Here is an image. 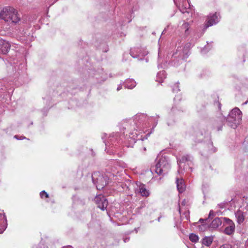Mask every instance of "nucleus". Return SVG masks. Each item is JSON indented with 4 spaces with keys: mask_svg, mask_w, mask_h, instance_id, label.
Returning <instances> with one entry per match:
<instances>
[{
    "mask_svg": "<svg viewBox=\"0 0 248 248\" xmlns=\"http://www.w3.org/2000/svg\"><path fill=\"white\" fill-rule=\"evenodd\" d=\"M153 119V117H148L146 114L143 113L136 114L134 117V121L137 129L134 128V132L129 133V135H126L124 138V142L125 143V146L132 147L136 140H143L147 139L151 132L145 134V132L141 129V128L144 125L146 126L147 124H150Z\"/></svg>",
    "mask_w": 248,
    "mask_h": 248,
    "instance_id": "obj_1",
    "label": "nucleus"
},
{
    "mask_svg": "<svg viewBox=\"0 0 248 248\" xmlns=\"http://www.w3.org/2000/svg\"><path fill=\"white\" fill-rule=\"evenodd\" d=\"M156 164L155 167L152 169L158 175H164L167 173L170 168L168 158L166 156L158 155L156 159Z\"/></svg>",
    "mask_w": 248,
    "mask_h": 248,
    "instance_id": "obj_2",
    "label": "nucleus"
},
{
    "mask_svg": "<svg viewBox=\"0 0 248 248\" xmlns=\"http://www.w3.org/2000/svg\"><path fill=\"white\" fill-rule=\"evenodd\" d=\"M0 17L6 22L17 23L19 20L17 11L13 7L4 8L0 13Z\"/></svg>",
    "mask_w": 248,
    "mask_h": 248,
    "instance_id": "obj_3",
    "label": "nucleus"
},
{
    "mask_svg": "<svg viewBox=\"0 0 248 248\" xmlns=\"http://www.w3.org/2000/svg\"><path fill=\"white\" fill-rule=\"evenodd\" d=\"M242 113L240 110L237 108H235L229 113L226 119V122L230 126L235 129L240 124L242 120ZM223 119L225 120L226 118H223Z\"/></svg>",
    "mask_w": 248,
    "mask_h": 248,
    "instance_id": "obj_4",
    "label": "nucleus"
},
{
    "mask_svg": "<svg viewBox=\"0 0 248 248\" xmlns=\"http://www.w3.org/2000/svg\"><path fill=\"white\" fill-rule=\"evenodd\" d=\"M92 180L96 185V188L98 190L102 189L108 183V176L101 175L99 172H94L92 174Z\"/></svg>",
    "mask_w": 248,
    "mask_h": 248,
    "instance_id": "obj_5",
    "label": "nucleus"
},
{
    "mask_svg": "<svg viewBox=\"0 0 248 248\" xmlns=\"http://www.w3.org/2000/svg\"><path fill=\"white\" fill-rule=\"evenodd\" d=\"M123 141L122 138H120V134L119 133L111 134L108 137L107 141H104L106 146V150H107L108 147L109 148L112 147L117 145V143H119Z\"/></svg>",
    "mask_w": 248,
    "mask_h": 248,
    "instance_id": "obj_6",
    "label": "nucleus"
},
{
    "mask_svg": "<svg viewBox=\"0 0 248 248\" xmlns=\"http://www.w3.org/2000/svg\"><path fill=\"white\" fill-rule=\"evenodd\" d=\"M192 157L189 155H186L182 157L180 159H177V163L179 165V169L178 170V173L182 172V167H183V164H187L189 166V169L192 171V167L190 166L192 164ZM184 166V169H185Z\"/></svg>",
    "mask_w": 248,
    "mask_h": 248,
    "instance_id": "obj_7",
    "label": "nucleus"
},
{
    "mask_svg": "<svg viewBox=\"0 0 248 248\" xmlns=\"http://www.w3.org/2000/svg\"><path fill=\"white\" fill-rule=\"evenodd\" d=\"M223 226H224L223 231L224 233L228 235L233 234L235 226L232 220L229 218H224Z\"/></svg>",
    "mask_w": 248,
    "mask_h": 248,
    "instance_id": "obj_8",
    "label": "nucleus"
},
{
    "mask_svg": "<svg viewBox=\"0 0 248 248\" xmlns=\"http://www.w3.org/2000/svg\"><path fill=\"white\" fill-rule=\"evenodd\" d=\"M136 187H135V192L136 194H139L142 196L148 197L149 194V191L148 190L144 185L140 182H137Z\"/></svg>",
    "mask_w": 248,
    "mask_h": 248,
    "instance_id": "obj_9",
    "label": "nucleus"
},
{
    "mask_svg": "<svg viewBox=\"0 0 248 248\" xmlns=\"http://www.w3.org/2000/svg\"><path fill=\"white\" fill-rule=\"evenodd\" d=\"M94 201L98 207L100 208L102 210H104L106 209L108 202L105 196L102 195H99L95 198Z\"/></svg>",
    "mask_w": 248,
    "mask_h": 248,
    "instance_id": "obj_10",
    "label": "nucleus"
},
{
    "mask_svg": "<svg viewBox=\"0 0 248 248\" xmlns=\"http://www.w3.org/2000/svg\"><path fill=\"white\" fill-rule=\"evenodd\" d=\"M219 19L220 16L219 15H217V13H215L213 15L210 14L208 17L207 22L206 24V28L216 24L219 22Z\"/></svg>",
    "mask_w": 248,
    "mask_h": 248,
    "instance_id": "obj_11",
    "label": "nucleus"
},
{
    "mask_svg": "<svg viewBox=\"0 0 248 248\" xmlns=\"http://www.w3.org/2000/svg\"><path fill=\"white\" fill-rule=\"evenodd\" d=\"M182 50L181 47H178V49L176 50L175 53L173 54V57L176 58L178 57L179 59L183 60L186 59L188 56V50L186 48L185 49L183 52H181Z\"/></svg>",
    "mask_w": 248,
    "mask_h": 248,
    "instance_id": "obj_12",
    "label": "nucleus"
},
{
    "mask_svg": "<svg viewBox=\"0 0 248 248\" xmlns=\"http://www.w3.org/2000/svg\"><path fill=\"white\" fill-rule=\"evenodd\" d=\"M10 45L8 42L0 39V53L6 54L10 49Z\"/></svg>",
    "mask_w": 248,
    "mask_h": 248,
    "instance_id": "obj_13",
    "label": "nucleus"
},
{
    "mask_svg": "<svg viewBox=\"0 0 248 248\" xmlns=\"http://www.w3.org/2000/svg\"><path fill=\"white\" fill-rule=\"evenodd\" d=\"M7 221L5 216L0 214V233H2L7 228Z\"/></svg>",
    "mask_w": 248,
    "mask_h": 248,
    "instance_id": "obj_14",
    "label": "nucleus"
},
{
    "mask_svg": "<svg viewBox=\"0 0 248 248\" xmlns=\"http://www.w3.org/2000/svg\"><path fill=\"white\" fill-rule=\"evenodd\" d=\"M225 217H216L211 223L210 227L214 229L217 228L222 223L224 222V218Z\"/></svg>",
    "mask_w": 248,
    "mask_h": 248,
    "instance_id": "obj_15",
    "label": "nucleus"
},
{
    "mask_svg": "<svg viewBox=\"0 0 248 248\" xmlns=\"http://www.w3.org/2000/svg\"><path fill=\"white\" fill-rule=\"evenodd\" d=\"M187 3L185 1H183L181 4H180L178 6V8L180 11L183 14L186 13H188L187 11L188 8H190V5L189 4L188 0H187Z\"/></svg>",
    "mask_w": 248,
    "mask_h": 248,
    "instance_id": "obj_16",
    "label": "nucleus"
},
{
    "mask_svg": "<svg viewBox=\"0 0 248 248\" xmlns=\"http://www.w3.org/2000/svg\"><path fill=\"white\" fill-rule=\"evenodd\" d=\"M136 53V55H134L133 51H131L130 52V54L131 56H132L133 58H138L140 57V56H146L148 53V51L144 49L139 48L137 50Z\"/></svg>",
    "mask_w": 248,
    "mask_h": 248,
    "instance_id": "obj_17",
    "label": "nucleus"
},
{
    "mask_svg": "<svg viewBox=\"0 0 248 248\" xmlns=\"http://www.w3.org/2000/svg\"><path fill=\"white\" fill-rule=\"evenodd\" d=\"M177 187L179 192H183L186 188V185L183 179H176Z\"/></svg>",
    "mask_w": 248,
    "mask_h": 248,
    "instance_id": "obj_18",
    "label": "nucleus"
},
{
    "mask_svg": "<svg viewBox=\"0 0 248 248\" xmlns=\"http://www.w3.org/2000/svg\"><path fill=\"white\" fill-rule=\"evenodd\" d=\"M124 85L125 88L132 89L136 86V82L132 79H128L125 81Z\"/></svg>",
    "mask_w": 248,
    "mask_h": 248,
    "instance_id": "obj_19",
    "label": "nucleus"
},
{
    "mask_svg": "<svg viewBox=\"0 0 248 248\" xmlns=\"http://www.w3.org/2000/svg\"><path fill=\"white\" fill-rule=\"evenodd\" d=\"M166 77V74L165 71H161L157 74L156 81L159 83H162Z\"/></svg>",
    "mask_w": 248,
    "mask_h": 248,
    "instance_id": "obj_20",
    "label": "nucleus"
},
{
    "mask_svg": "<svg viewBox=\"0 0 248 248\" xmlns=\"http://www.w3.org/2000/svg\"><path fill=\"white\" fill-rule=\"evenodd\" d=\"M213 238L212 237L206 236L203 238L202 243L207 247H209L212 243Z\"/></svg>",
    "mask_w": 248,
    "mask_h": 248,
    "instance_id": "obj_21",
    "label": "nucleus"
},
{
    "mask_svg": "<svg viewBox=\"0 0 248 248\" xmlns=\"http://www.w3.org/2000/svg\"><path fill=\"white\" fill-rule=\"evenodd\" d=\"M235 217L237 219V222L240 224L244 220V217L241 211H238L235 213Z\"/></svg>",
    "mask_w": 248,
    "mask_h": 248,
    "instance_id": "obj_22",
    "label": "nucleus"
},
{
    "mask_svg": "<svg viewBox=\"0 0 248 248\" xmlns=\"http://www.w3.org/2000/svg\"><path fill=\"white\" fill-rule=\"evenodd\" d=\"M189 28V24L187 22H184L181 26L182 30H184L186 35L189 34L188 29Z\"/></svg>",
    "mask_w": 248,
    "mask_h": 248,
    "instance_id": "obj_23",
    "label": "nucleus"
},
{
    "mask_svg": "<svg viewBox=\"0 0 248 248\" xmlns=\"http://www.w3.org/2000/svg\"><path fill=\"white\" fill-rule=\"evenodd\" d=\"M189 238L192 242H197L199 240V237L197 235L194 233H191L189 234Z\"/></svg>",
    "mask_w": 248,
    "mask_h": 248,
    "instance_id": "obj_24",
    "label": "nucleus"
},
{
    "mask_svg": "<svg viewBox=\"0 0 248 248\" xmlns=\"http://www.w3.org/2000/svg\"><path fill=\"white\" fill-rule=\"evenodd\" d=\"M40 196L42 199L44 198V197L46 198L48 197V194L45 190H43L40 192Z\"/></svg>",
    "mask_w": 248,
    "mask_h": 248,
    "instance_id": "obj_25",
    "label": "nucleus"
},
{
    "mask_svg": "<svg viewBox=\"0 0 248 248\" xmlns=\"http://www.w3.org/2000/svg\"><path fill=\"white\" fill-rule=\"evenodd\" d=\"M179 91H180V90L179 89L178 84L177 83L175 84L172 87V91L175 93V92H177Z\"/></svg>",
    "mask_w": 248,
    "mask_h": 248,
    "instance_id": "obj_26",
    "label": "nucleus"
},
{
    "mask_svg": "<svg viewBox=\"0 0 248 248\" xmlns=\"http://www.w3.org/2000/svg\"><path fill=\"white\" fill-rule=\"evenodd\" d=\"M219 248H233L232 246L230 244H225L221 245Z\"/></svg>",
    "mask_w": 248,
    "mask_h": 248,
    "instance_id": "obj_27",
    "label": "nucleus"
},
{
    "mask_svg": "<svg viewBox=\"0 0 248 248\" xmlns=\"http://www.w3.org/2000/svg\"><path fill=\"white\" fill-rule=\"evenodd\" d=\"M215 216V213L213 210H211L210 211L209 214V218H211Z\"/></svg>",
    "mask_w": 248,
    "mask_h": 248,
    "instance_id": "obj_28",
    "label": "nucleus"
},
{
    "mask_svg": "<svg viewBox=\"0 0 248 248\" xmlns=\"http://www.w3.org/2000/svg\"><path fill=\"white\" fill-rule=\"evenodd\" d=\"M206 227V225L202 224L201 226L199 227V229L202 230L203 229H205Z\"/></svg>",
    "mask_w": 248,
    "mask_h": 248,
    "instance_id": "obj_29",
    "label": "nucleus"
},
{
    "mask_svg": "<svg viewBox=\"0 0 248 248\" xmlns=\"http://www.w3.org/2000/svg\"><path fill=\"white\" fill-rule=\"evenodd\" d=\"M130 240V237H126L124 239V243H126L127 242H128Z\"/></svg>",
    "mask_w": 248,
    "mask_h": 248,
    "instance_id": "obj_30",
    "label": "nucleus"
},
{
    "mask_svg": "<svg viewBox=\"0 0 248 248\" xmlns=\"http://www.w3.org/2000/svg\"><path fill=\"white\" fill-rule=\"evenodd\" d=\"M122 85H121V84H120V85H118V87H117V91H120L121 89H122Z\"/></svg>",
    "mask_w": 248,
    "mask_h": 248,
    "instance_id": "obj_31",
    "label": "nucleus"
},
{
    "mask_svg": "<svg viewBox=\"0 0 248 248\" xmlns=\"http://www.w3.org/2000/svg\"><path fill=\"white\" fill-rule=\"evenodd\" d=\"M245 246H246V248H248V239L247 240V241L246 242Z\"/></svg>",
    "mask_w": 248,
    "mask_h": 248,
    "instance_id": "obj_32",
    "label": "nucleus"
},
{
    "mask_svg": "<svg viewBox=\"0 0 248 248\" xmlns=\"http://www.w3.org/2000/svg\"><path fill=\"white\" fill-rule=\"evenodd\" d=\"M206 48V46H205L202 50V53H205V49Z\"/></svg>",
    "mask_w": 248,
    "mask_h": 248,
    "instance_id": "obj_33",
    "label": "nucleus"
},
{
    "mask_svg": "<svg viewBox=\"0 0 248 248\" xmlns=\"http://www.w3.org/2000/svg\"><path fill=\"white\" fill-rule=\"evenodd\" d=\"M146 148L145 147H144V148H143V152H145V151H146Z\"/></svg>",
    "mask_w": 248,
    "mask_h": 248,
    "instance_id": "obj_34",
    "label": "nucleus"
},
{
    "mask_svg": "<svg viewBox=\"0 0 248 248\" xmlns=\"http://www.w3.org/2000/svg\"><path fill=\"white\" fill-rule=\"evenodd\" d=\"M63 248H72V247L71 246H68V247H64Z\"/></svg>",
    "mask_w": 248,
    "mask_h": 248,
    "instance_id": "obj_35",
    "label": "nucleus"
},
{
    "mask_svg": "<svg viewBox=\"0 0 248 248\" xmlns=\"http://www.w3.org/2000/svg\"><path fill=\"white\" fill-rule=\"evenodd\" d=\"M160 218H161V217H158V218H157V220H158V221H160Z\"/></svg>",
    "mask_w": 248,
    "mask_h": 248,
    "instance_id": "obj_36",
    "label": "nucleus"
},
{
    "mask_svg": "<svg viewBox=\"0 0 248 248\" xmlns=\"http://www.w3.org/2000/svg\"><path fill=\"white\" fill-rule=\"evenodd\" d=\"M203 220H204V219H202V218H201V219H200V220H199V221H200V222H201V221H203Z\"/></svg>",
    "mask_w": 248,
    "mask_h": 248,
    "instance_id": "obj_37",
    "label": "nucleus"
},
{
    "mask_svg": "<svg viewBox=\"0 0 248 248\" xmlns=\"http://www.w3.org/2000/svg\"><path fill=\"white\" fill-rule=\"evenodd\" d=\"M221 129V127H219L218 128V130H220Z\"/></svg>",
    "mask_w": 248,
    "mask_h": 248,
    "instance_id": "obj_38",
    "label": "nucleus"
},
{
    "mask_svg": "<svg viewBox=\"0 0 248 248\" xmlns=\"http://www.w3.org/2000/svg\"><path fill=\"white\" fill-rule=\"evenodd\" d=\"M15 137V138H16V139H17L19 140V139H18V138H17V136H15V137Z\"/></svg>",
    "mask_w": 248,
    "mask_h": 248,
    "instance_id": "obj_39",
    "label": "nucleus"
},
{
    "mask_svg": "<svg viewBox=\"0 0 248 248\" xmlns=\"http://www.w3.org/2000/svg\"><path fill=\"white\" fill-rule=\"evenodd\" d=\"M247 103H248V101H246V102H245V103H244V104H246Z\"/></svg>",
    "mask_w": 248,
    "mask_h": 248,
    "instance_id": "obj_40",
    "label": "nucleus"
},
{
    "mask_svg": "<svg viewBox=\"0 0 248 248\" xmlns=\"http://www.w3.org/2000/svg\"><path fill=\"white\" fill-rule=\"evenodd\" d=\"M179 212H180V213H181V210H180V209H179Z\"/></svg>",
    "mask_w": 248,
    "mask_h": 248,
    "instance_id": "obj_41",
    "label": "nucleus"
},
{
    "mask_svg": "<svg viewBox=\"0 0 248 248\" xmlns=\"http://www.w3.org/2000/svg\"><path fill=\"white\" fill-rule=\"evenodd\" d=\"M207 220H208V218H206V219H205V221H207Z\"/></svg>",
    "mask_w": 248,
    "mask_h": 248,
    "instance_id": "obj_42",
    "label": "nucleus"
},
{
    "mask_svg": "<svg viewBox=\"0 0 248 248\" xmlns=\"http://www.w3.org/2000/svg\"><path fill=\"white\" fill-rule=\"evenodd\" d=\"M174 1H175V0H174Z\"/></svg>",
    "mask_w": 248,
    "mask_h": 248,
    "instance_id": "obj_43",
    "label": "nucleus"
}]
</instances>
